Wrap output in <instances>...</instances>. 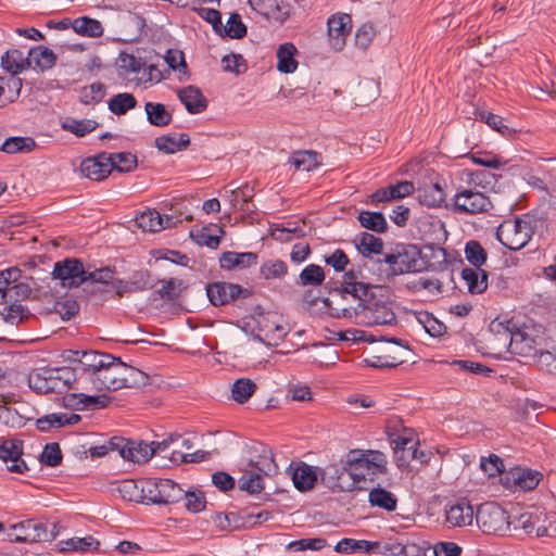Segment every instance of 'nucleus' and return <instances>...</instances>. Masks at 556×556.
<instances>
[{
    "mask_svg": "<svg viewBox=\"0 0 556 556\" xmlns=\"http://www.w3.org/2000/svg\"><path fill=\"white\" fill-rule=\"evenodd\" d=\"M492 206L488 195L472 188L458 190L454 194L452 203V210L455 213L469 215L488 213Z\"/></svg>",
    "mask_w": 556,
    "mask_h": 556,
    "instance_id": "9",
    "label": "nucleus"
},
{
    "mask_svg": "<svg viewBox=\"0 0 556 556\" xmlns=\"http://www.w3.org/2000/svg\"><path fill=\"white\" fill-rule=\"evenodd\" d=\"M178 219L169 215H161L156 210H149L136 216V224L143 231L157 232L174 227Z\"/></svg>",
    "mask_w": 556,
    "mask_h": 556,
    "instance_id": "20",
    "label": "nucleus"
},
{
    "mask_svg": "<svg viewBox=\"0 0 556 556\" xmlns=\"http://www.w3.org/2000/svg\"><path fill=\"white\" fill-rule=\"evenodd\" d=\"M117 491L121 496L129 502L142 503V493L140 490V481L124 480L118 486Z\"/></svg>",
    "mask_w": 556,
    "mask_h": 556,
    "instance_id": "51",
    "label": "nucleus"
},
{
    "mask_svg": "<svg viewBox=\"0 0 556 556\" xmlns=\"http://www.w3.org/2000/svg\"><path fill=\"white\" fill-rule=\"evenodd\" d=\"M190 144V138L187 134L176 136H161L155 139V147L167 154L186 149Z\"/></svg>",
    "mask_w": 556,
    "mask_h": 556,
    "instance_id": "33",
    "label": "nucleus"
},
{
    "mask_svg": "<svg viewBox=\"0 0 556 556\" xmlns=\"http://www.w3.org/2000/svg\"><path fill=\"white\" fill-rule=\"evenodd\" d=\"M51 528L36 520L26 519L12 527L13 541L21 543H34L51 541L58 535L56 523L52 522Z\"/></svg>",
    "mask_w": 556,
    "mask_h": 556,
    "instance_id": "10",
    "label": "nucleus"
},
{
    "mask_svg": "<svg viewBox=\"0 0 556 556\" xmlns=\"http://www.w3.org/2000/svg\"><path fill=\"white\" fill-rule=\"evenodd\" d=\"M368 502L371 506L387 511H394L397 507L396 496L380 485L370 489L368 493Z\"/></svg>",
    "mask_w": 556,
    "mask_h": 556,
    "instance_id": "25",
    "label": "nucleus"
},
{
    "mask_svg": "<svg viewBox=\"0 0 556 556\" xmlns=\"http://www.w3.org/2000/svg\"><path fill=\"white\" fill-rule=\"evenodd\" d=\"M249 466L251 470H245L239 478L238 484L240 490L250 494L261 493L264 490L263 475H268L274 466L273 457L261 456L257 462L251 460Z\"/></svg>",
    "mask_w": 556,
    "mask_h": 556,
    "instance_id": "11",
    "label": "nucleus"
},
{
    "mask_svg": "<svg viewBox=\"0 0 556 556\" xmlns=\"http://www.w3.org/2000/svg\"><path fill=\"white\" fill-rule=\"evenodd\" d=\"M22 79L17 76L0 77V106L13 102L22 89Z\"/></svg>",
    "mask_w": 556,
    "mask_h": 556,
    "instance_id": "32",
    "label": "nucleus"
},
{
    "mask_svg": "<svg viewBox=\"0 0 556 556\" xmlns=\"http://www.w3.org/2000/svg\"><path fill=\"white\" fill-rule=\"evenodd\" d=\"M475 517L472 505L465 500L451 502L445 506V521L450 527L470 526Z\"/></svg>",
    "mask_w": 556,
    "mask_h": 556,
    "instance_id": "17",
    "label": "nucleus"
},
{
    "mask_svg": "<svg viewBox=\"0 0 556 556\" xmlns=\"http://www.w3.org/2000/svg\"><path fill=\"white\" fill-rule=\"evenodd\" d=\"M110 354L99 353L96 351H70L68 359L77 362V368L75 371H80V375L76 377L75 390H87L90 384L87 378L90 372H97L100 370L106 362L110 361Z\"/></svg>",
    "mask_w": 556,
    "mask_h": 556,
    "instance_id": "8",
    "label": "nucleus"
},
{
    "mask_svg": "<svg viewBox=\"0 0 556 556\" xmlns=\"http://www.w3.org/2000/svg\"><path fill=\"white\" fill-rule=\"evenodd\" d=\"M8 306L4 307L2 312V316L5 323L11 325H18L21 323L27 321L31 314L27 307L22 304L15 302L7 303Z\"/></svg>",
    "mask_w": 556,
    "mask_h": 556,
    "instance_id": "44",
    "label": "nucleus"
},
{
    "mask_svg": "<svg viewBox=\"0 0 556 556\" xmlns=\"http://www.w3.org/2000/svg\"><path fill=\"white\" fill-rule=\"evenodd\" d=\"M144 110L149 123L153 126L162 127L168 125L172 122V114L162 103L147 102Z\"/></svg>",
    "mask_w": 556,
    "mask_h": 556,
    "instance_id": "37",
    "label": "nucleus"
},
{
    "mask_svg": "<svg viewBox=\"0 0 556 556\" xmlns=\"http://www.w3.org/2000/svg\"><path fill=\"white\" fill-rule=\"evenodd\" d=\"M465 254L467 261L476 268H480L486 262V251L476 240H470L466 243Z\"/></svg>",
    "mask_w": 556,
    "mask_h": 556,
    "instance_id": "50",
    "label": "nucleus"
},
{
    "mask_svg": "<svg viewBox=\"0 0 556 556\" xmlns=\"http://www.w3.org/2000/svg\"><path fill=\"white\" fill-rule=\"evenodd\" d=\"M361 276L362 273L354 269H350L344 274L341 288L336 289L330 298L333 300V306H340L337 303V298L343 300L346 295H351L355 300H358L362 296H366L367 292L376 287L374 285L359 281Z\"/></svg>",
    "mask_w": 556,
    "mask_h": 556,
    "instance_id": "12",
    "label": "nucleus"
},
{
    "mask_svg": "<svg viewBox=\"0 0 556 556\" xmlns=\"http://www.w3.org/2000/svg\"><path fill=\"white\" fill-rule=\"evenodd\" d=\"M356 247L362 255L369 256L370 254H380L383 249V242L371 233L362 232L356 239Z\"/></svg>",
    "mask_w": 556,
    "mask_h": 556,
    "instance_id": "39",
    "label": "nucleus"
},
{
    "mask_svg": "<svg viewBox=\"0 0 556 556\" xmlns=\"http://www.w3.org/2000/svg\"><path fill=\"white\" fill-rule=\"evenodd\" d=\"M141 65V60L132 54L122 52L118 56L117 67L118 74L122 76H126L130 73H139Z\"/></svg>",
    "mask_w": 556,
    "mask_h": 556,
    "instance_id": "56",
    "label": "nucleus"
},
{
    "mask_svg": "<svg viewBox=\"0 0 556 556\" xmlns=\"http://www.w3.org/2000/svg\"><path fill=\"white\" fill-rule=\"evenodd\" d=\"M137 100L131 93L123 92L114 96L109 101V109L116 115H123L128 110L136 108Z\"/></svg>",
    "mask_w": 556,
    "mask_h": 556,
    "instance_id": "47",
    "label": "nucleus"
},
{
    "mask_svg": "<svg viewBox=\"0 0 556 556\" xmlns=\"http://www.w3.org/2000/svg\"><path fill=\"white\" fill-rule=\"evenodd\" d=\"M362 227L375 232H384L388 228L386 217L380 212L364 211L358 215Z\"/></svg>",
    "mask_w": 556,
    "mask_h": 556,
    "instance_id": "43",
    "label": "nucleus"
},
{
    "mask_svg": "<svg viewBox=\"0 0 556 556\" xmlns=\"http://www.w3.org/2000/svg\"><path fill=\"white\" fill-rule=\"evenodd\" d=\"M112 164L106 153H100L85 159L80 164V172L91 180L101 181L111 174Z\"/></svg>",
    "mask_w": 556,
    "mask_h": 556,
    "instance_id": "19",
    "label": "nucleus"
},
{
    "mask_svg": "<svg viewBox=\"0 0 556 556\" xmlns=\"http://www.w3.org/2000/svg\"><path fill=\"white\" fill-rule=\"evenodd\" d=\"M532 235V220L526 217L504 220L496 230V239L511 251L526 247Z\"/></svg>",
    "mask_w": 556,
    "mask_h": 556,
    "instance_id": "6",
    "label": "nucleus"
},
{
    "mask_svg": "<svg viewBox=\"0 0 556 556\" xmlns=\"http://www.w3.org/2000/svg\"><path fill=\"white\" fill-rule=\"evenodd\" d=\"M222 29L225 30L227 36L235 39L243 38L247 35V26L242 23L238 13L230 14L226 26H223Z\"/></svg>",
    "mask_w": 556,
    "mask_h": 556,
    "instance_id": "58",
    "label": "nucleus"
},
{
    "mask_svg": "<svg viewBox=\"0 0 556 556\" xmlns=\"http://www.w3.org/2000/svg\"><path fill=\"white\" fill-rule=\"evenodd\" d=\"M462 278L470 293L480 294L488 288V274L481 268H464L462 270Z\"/></svg>",
    "mask_w": 556,
    "mask_h": 556,
    "instance_id": "26",
    "label": "nucleus"
},
{
    "mask_svg": "<svg viewBox=\"0 0 556 556\" xmlns=\"http://www.w3.org/2000/svg\"><path fill=\"white\" fill-rule=\"evenodd\" d=\"M327 545L326 539L323 538H308L292 541L287 545V549L294 552L320 551Z\"/></svg>",
    "mask_w": 556,
    "mask_h": 556,
    "instance_id": "55",
    "label": "nucleus"
},
{
    "mask_svg": "<svg viewBox=\"0 0 556 556\" xmlns=\"http://www.w3.org/2000/svg\"><path fill=\"white\" fill-rule=\"evenodd\" d=\"M240 519L241 517L235 513H218L213 517L215 526L222 531H232L243 527L242 521L240 522Z\"/></svg>",
    "mask_w": 556,
    "mask_h": 556,
    "instance_id": "57",
    "label": "nucleus"
},
{
    "mask_svg": "<svg viewBox=\"0 0 556 556\" xmlns=\"http://www.w3.org/2000/svg\"><path fill=\"white\" fill-rule=\"evenodd\" d=\"M73 29L75 33L88 37H100L103 34L102 24L87 16L74 20Z\"/></svg>",
    "mask_w": 556,
    "mask_h": 556,
    "instance_id": "41",
    "label": "nucleus"
},
{
    "mask_svg": "<svg viewBox=\"0 0 556 556\" xmlns=\"http://www.w3.org/2000/svg\"><path fill=\"white\" fill-rule=\"evenodd\" d=\"M328 39L331 48L341 51L352 30V18L346 13H336L327 21Z\"/></svg>",
    "mask_w": 556,
    "mask_h": 556,
    "instance_id": "14",
    "label": "nucleus"
},
{
    "mask_svg": "<svg viewBox=\"0 0 556 556\" xmlns=\"http://www.w3.org/2000/svg\"><path fill=\"white\" fill-rule=\"evenodd\" d=\"M159 504H174L185 495V490L170 479H159Z\"/></svg>",
    "mask_w": 556,
    "mask_h": 556,
    "instance_id": "31",
    "label": "nucleus"
},
{
    "mask_svg": "<svg viewBox=\"0 0 556 556\" xmlns=\"http://www.w3.org/2000/svg\"><path fill=\"white\" fill-rule=\"evenodd\" d=\"M160 283L161 286L154 291V294L166 301L176 300L185 289L184 282L176 278L161 280Z\"/></svg>",
    "mask_w": 556,
    "mask_h": 556,
    "instance_id": "42",
    "label": "nucleus"
},
{
    "mask_svg": "<svg viewBox=\"0 0 556 556\" xmlns=\"http://www.w3.org/2000/svg\"><path fill=\"white\" fill-rule=\"evenodd\" d=\"M23 455V443L20 440H5L0 444V459L7 465V468L11 472L24 473L28 470V467L24 459L21 458Z\"/></svg>",
    "mask_w": 556,
    "mask_h": 556,
    "instance_id": "18",
    "label": "nucleus"
},
{
    "mask_svg": "<svg viewBox=\"0 0 556 556\" xmlns=\"http://www.w3.org/2000/svg\"><path fill=\"white\" fill-rule=\"evenodd\" d=\"M36 142L30 137H10L0 146L1 151L5 153H25L35 149Z\"/></svg>",
    "mask_w": 556,
    "mask_h": 556,
    "instance_id": "40",
    "label": "nucleus"
},
{
    "mask_svg": "<svg viewBox=\"0 0 556 556\" xmlns=\"http://www.w3.org/2000/svg\"><path fill=\"white\" fill-rule=\"evenodd\" d=\"M27 58L41 72L52 68L56 61L53 51L42 46L30 49Z\"/></svg>",
    "mask_w": 556,
    "mask_h": 556,
    "instance_id": "34",
    "label": "nucleus"
},
{
    "mask_svg": "<svg viewBox=\"0 0 556 556\" xmlns=\"http://www.w3.org/2000/svg\"><path fill=\"white\" fill-rule=\"evenodd\" d=\"M29 65L28 58L24 56L23 52L17 49L9 50L1 56V66L11 74L10 76H16Z\"/></svg>",
    "mask_w": 556,
    "mask_h": 556,
    "instance_id": "24",
    "label": "nucleus"
},
{
    "mask_svg": "<svg viewBox=\"0 0 556 556\" xmlns=\"http://www.w3.org/2000/svg\"><path fill=\"white\" fill-rule=\"evenodd\" d=\"M540 477L541 475L538 471L517 468L510 471L505 479L507 482L511 480L514 485L520 490L531 491L538 486Z\"/></svg>",
    "mask_w": 556,
    "mask_h": 556,
    "instance_id": "23",
    "label": "nucleus"
},
{
    "mask_svg": "<svg viewBox=\"0 0 556 556\" xmlns=\"http://www.w3.org/2000/svg\"><path fill=\"white\" fill-rule=\"evenodd\" d=\"M417 319L431 337H439L446 330L445 325L428 312L419 313Z\"/></svg>",
    "mask_w": 556,
    "mask_h": 556,
    "instance_id": "53",
    "label": "nucleus"
},
{
    "mask_svg": "<svg viewBox=\"0 0 556 556\" xmlns=\"http://www.w3.org/2000/svg\"><path fill=\"white\" fill-rule=\"evenodd\" d=\"M387 456L376 450H352L349 452L344 466L336 464L327 466L321 472V479L337 477L338 481L331 486L344 489L340 483L343 476L353 480L355 488H363L361 483L375 482L379 477L387 475Z\"/></svg>",
    "mask_w": 556,
    "mask_h": 556,
    "instance_id": "1",
    "label": "nucleus"
},
{
    "mask_svg": "<svg viewBox=\"0 0 556 556\" xmlns=\"http://www.w3.org/2000/svg\"><path fill=\"white\" fill-rule=\"evenodd\" d=\"M52 275L62 281L63 287H78L86 282L83 263L76 258L56 262Z\"/></svg>",
    "mask_w": 556,
    "mask_h": 556,
    "instance_id": "13",
    "label": "nucleus"
},
{
    "mask_svg": "<svg viewBox=\"0 0 556 556\" xmlns=\"http://www.w3.org/2000/svg\"><path fill=\"white\" fill-rule=\"evenodd\" d=\"M153 455H155V450L152 448V445L144 442H131L130 448L127 450L126 460H130L132 463L144 464L147 463Z\"/></svg>",
    "mask_w": 556,
    "mask_h": 556,
    "instance_id": "46",
    "label": "nucleus"
},
{
    "mask_svg": "<svg viewBox=\"0 0 556 556\" xmlns=\"http://www.w3.org/2000/svg\"><path fill=\"white\" fill-rule=\"evenodd\" d=\"M290 163L295 169L311 172L321 165V155L312 150H301L292 153Z\"/></svg>",
    "mask_w": 556,
    "mask_h": 556,
    "instance_id": "28",
    "label": "nucleus"
},
{
    "mask_svg": "<svg viewBox=\"0 0 556 556\" xmlns=\"http://www.w3.org/2000/svg\"><path fill=\"white\" fill-rule=\"evenodd\" d=\"M260 274L266 280L282 278L288 274V266L282 260H268L261 265Z\"/></svg>",
    "mask_w": 556,
    "mask_h": 556,
    "instance_id": "48",
    "label": "nucleus"
},
{
    "mask_svg": "<svg viewBox=\"0 0 556 556\" xmlns=\"http://www.w3.org/2000/svg\"><path fill=\"white\" fill-rule=\"evenodd\" d=\"M256 384L249 378L237 379L231 389L232 399L239 403L244 404L254 394Z\"/></svg>",
    "mask_w": 556,
    "mask_h": 556,
    "instance_id": "45",
    "label": "nucleus"
},
{
    "mask_svg": "<svg viewBox=\"0 0 556 556\" xmlns=\"http://www.w3.org/2000/svg\"><path fill=\"white\" fill-rule=\"evenodd\" d=\"M383 262L388 265V276L415 273L424 267L420 250L415 244L397 245L386 254Z\"/></svg>",
    "mask_w": 556,
    "mask_h": 556,
    "instance_id": "5",
    "label": "nucleus"
},
{
    "mask_svg": "<svg viewBox=\"0 0 556 556\" xmlns=\"http://www.w3.org/2000/svg\"><path fill=\"white\" fill-rule=\"evenodd\" d=\"M292 481L298 490L307 491L315 485L317 475L313 467L303 464L294 469Z\"/></svg>",
    "mask_w": 556,
    "mask_h": 556,
    "instance_id": "36",
    "label": "nucleus"
},
{
    "mask_svg": "<svg viewBox=\"0 0 556 556\" xmlns=\"http://www.w3.org/2000/svg\"><path fill=\"white\" fill-rule=\"evenodd\" d=\"M105 94V86L102 83H93L85 88L81 93V101L86 104L99 103Z\"/></svg>",
    "mask_w": 556,
    "mask_h": 556,
    "instance_id": "64",
    "label": "nucleus"
},
{
    "mask_svg": "<svg viewBox=\"0 0 556 556\" xmlns=\"http://www.w3.org/2000/svg\"><path fill=\"white\" fill-rule=\"evenodd\" d=\"M66 547L64 549L67 551H97L99 548L100 542L92 536L86 538H73L65 542Z\"/></svg>",
    "mask_w": 556,
    "mask_h": 556,
    "instance_id": "59",
    "label": "nucleus"
},
{
    "mask_svg": "<svg viewBox=\"0 0 556 556\" xmlns=\"http://www.w3.org/2000/svg\"><path fill=\"white\" fill-rule=\"evenodd\" d=\"M108 156L111 159V163H113L112 170L115 168L118 172L126 173L137 165L136 156L129 152L113 153L108 154Z\"/></svg>",
    "mask_w": 556,
    "mask_h": 556,
    "instance_id": "54",
    "label": "nucleus"
},
{
    "mask_svg": "<svg viewBox=\"0 0 556 556\" xmlns=\"http://www.w3.org/2000/svg\"><path fill=\"white\" fill-rule=\"evenodd\" d=\"M445 193L438 184H431L418 190L419 202L428 207L440 206Z\"/></svg>",
    "mask_w": 556,
    "mask_h": 556,
    "instance_id": "38",
    "label": "nucleus"
},
{
    "mask_svg": "<svg viewBox=\"0 0 556 556\" xmlns=\"http://www.w3.org/2000/svg\"><path fill=\"white\" fill-rule=\"evenodd\" d=\"M140 490L142 493V503L159 504V479L140 480Z\"/></svg>",
    "mask_w": 556,
    "mask_h": 556,
    "instance_id": "60",
    "label": "nucleus"
},
{
    "mask_svg": "<svg viewBox=\"0 0 556 556\" xmlns=\"http://www.w3.org/2000/svg\"><path fill=\"white\" fill-rule=\"evenodd\" d=\"M476 521L482 532L502 535L510 527L506 510L494 502L481 504L476 511Z\"/></svg>",
    "mask_w": 556,
    "mask_h": 556,
    "instance_id": "7",
    "label": "nucleus"
},
{
    "mask_svg": "<svg viewBox=\"0 0 556 556\" xmlns=\"http://www.w3.org/2000/svg\"><path fill=\"white\" fill-rule=\"evenodd\" d=\"M257 254L253 252L237 253L227 251L219 257L220 267L227 270L233 268H248L257 263Z\"/></svg>",
    "mask_w": 556,
    "mask_h": 556,
    "instance_id": "22",
    "label": "nucleus"
},
{
    "mask_svg": "<svg viewBox=\"0 0 556 556\" xmlns=\"http://www.w3.org/2000/svg\"><path fill=\"white\" fill-rule=\"evenodd\" d=\"M298 50L292 42H285L277 50V70L281 73H293L298 68L295 54Z\"/></svg>",
    "mask_w": 556,
    "mask_h": 556,
    "instance_id": "29",
    "label": "nucleus"
},
{
    "mask_svg": "<svg viewBox=\"0 0 556 556\" xmlns=\"http://www.w3.org/2000/svg\"><path fill=\"white\" fill-rule=\"evenodd\" d=\"M76 375L70 367L40 368L28 376V386L37 393L62 394L70 389L75 390Z\"/></svg>",
    "mask_w": 556,
    "mask_h": 556,
    "instance_id": "4",
    "label": "nucleus"
},
{
    "mask_svg": "<svg viewBox=\"0 0 556 556\" xmlns=\"http://www.w3.org/2000/svg\"><path fill=\"white\" fill-rule=\"evenodd\" d=\"M80 420L77 414L54 413L37 419V428L40 431H49L52 428H60L65 425H75Z\"/></svg>",
    "mask_w": 556,
    "mask_h": 556,
    "instance_id": "30",
    "label": "nucleus"
},
{
    "mask_svg": "<svg viewBox=\"0 0 556 556\" xmlns=\"http://www.w3.org/2000/svg\"><path fill=\"white\" fill-rule=\"evenodd\" d=\"M151 275L148 271H138L125 285L126 292H139L153 288Z\"/></svg>",
    "mask_w": 556,
    "mask_h": 556,
    "instance_id": "52",
    "label": "nucleus"
},
{
    "mask_svg": "<svg viewBox=\"0 0 556 556\" xmlns=\"http://www.w3.org/2000/svg\"><path fill=\"white\" fill-rule=\"evenodd\" d=\"M40 462L50 467L60 465L62 462V453L59 443L53 442L47 444L40 455Z\"/></svg>",
    "mask_w": 556,
    "mask_h": 556,
    "instance_id": "63",
    "label": "nucleus"
},
{
    "mask_svg": "<svg viewBox=\"0 0 556 556\" xmlns=\"http://www.w3.org/2000/svg\"><path fill=\"white\" fill-rule=\"evenodd\" d=\"M206 294L213 305L220 306L238 299L240 295L249 296L250 291L231 282H214L206 287Z\"/></svg>",
    "mask_w": 556,
    "mask_h": 556,
    "instance_id": "15",
    "label": "nucleus"
},
{
    "mask_svg": "<svg viewBox=\"0 0 556 556\" xmlns=\"http://www.w3.org/2000/svg\"><path fill=\"white\" fill-rule=\"evenodd\" d=\"M324 304L332 317L354 318L366 326L392 325L396 320L392 303L382 294V288L377 286L366 296L359 298L356 306H333L332 299H325Z\"/></svg>",
    "mask_w": 556,
    "mask_h": 556,
    "instance_id": "2",
    "label": "nucleus"
},
{
    "mask_svg": "<svg viewBox=\"0 0 556 556\" xmlns=\"http://www.w3.org/2000/svg\"><path fill=\"white\" fill-rule=\"evenodd\" d=\"M110 361L100 370L90 372L87 377L91 389L116 391L123 388H138L146 384L148 377L143 371L112 355Z\"/></svg>",
    "mask_w": 556,
    "mask_h": 556,
    "instance_id": "3",
    "label": "nucleus"
},
{
    "mask_svg": "<svg viewBox=\"0 0 556 556\" xmlns=\"http://www.w3.org/2000/svg\"><path fill=\"white\" fill-rule=\"evenodd\" d=\"M394 456L399 467H407L413 460H418L421 464L425 463L427 455L424 451H419L416 445L402 447L401 451H396Z\"/></svg>",
    "mask_w": 556,
    "mask_h": 556,
    "instance_id": "49",
    "label": "nucleus"
},
{
    "mask_svg": "<svg viewBox=\"0 0 556 556\" xmlns=\"http://www.w3.org/2000/svg\"><path fill=\"white\" fill-rule=\"evenodd\" d=\"M251 8L267 21L279 24L290 16L289 4L282 0H249Z\"/></svg>",
    "mask_w": 556,
    "mask_h": 556,
    "instance_id": "16",
    "label": "nucleus"
},
{
    "mask_svg": "<svg viewBox=\"0 0 556 556\" xmlns=\"http://www.w3.org/2000/svg\"><path fill=\"white\" fill-rule=\"evenodd\" d=\"M97 122L91 119H81L76 121L72 119L63 124V128L68 130L70 132L76 135L77 137H84L87 134L91 132L97 127Z\"/></svg>",
    "mask_w": 556,
    "mask_h": 556,
    "instance_id": "61",
    "label": "nucleus"
},
{
    "mask_svg": "<svg viewBox=\"0 0 556 556\" xmlns=\"http://www.w3.org/2000/svg\"><path fill=\"white\" fill-rule=\"evenodd\" d=\"M325 278V270L321 266L308 264L301 270L296 285L302 287H318L323 285Z\"/></svg>",
    "mask_w": 556,
    "mask_h": 556,
    "instance_id": "35",
    "label": "nucleus"
},
{
    "mask_svg": "<svg viewBox=\"0 0 556 556\" xmlns=\"http://www.w3.org/2000/svg\"><path fill=\"white\" fill-rule=\"evenodd\" d=\"M552 350H533L530 356H533L538 365L549 374H556V356Z\"/></svg>",
    "mask_w": 556,
    "mask_h": 556,
    "instance_id": "62",
    "label": "nucleus"
},
{
    "mask_svg": "<svg viewBox=\"0 0 556 556\" xmlns=\"http://www.w3.org/2000/svg\"><path fill=\"white\" fill-rule=\"evenodd\" d=\"M506 338H509L508 349L511 353L521 356H530L535 349L533 339L522 331H507L505 332Z\"/></svg>",
    "mask_w": 556,
    "mask_h": 556,
    "instance_id": "27",
    "label": "nucleus"
},
{
    "mask_svg": "<svg viewBox=\"0 0 556 556\" xmlns=\"http://www.w3.org/2000/svg\"><path fill=\"white\" fill-rule=\"evenodd\" d=\"M177 96L190 114H200L207 108V100L195 86H187L178 90Z\"/></svg>",
    "mask_w": 556,
    "mask_h": 556,
    "instance_id": "21",
    "label": "nucleus"
}]
</instances>
